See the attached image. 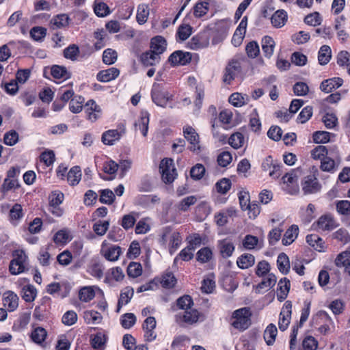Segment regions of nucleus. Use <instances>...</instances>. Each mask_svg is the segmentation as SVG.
Returning a JSON list of instances; mask_svg holds the SVG:
<instances>
[{"instance_id":"nucleus-1","label":"nucleus","mask_w":350,"mask_h":350,"mask_svg":"<svg viewBox=\"0 0 350 350\" xmlns=\"http://www.w3.org/2000/svg\"><path fill=\"white\" fill-rule=\"evenodd\" d=\"M251 312L249 308L244 307L232 312L230 323L239 332L246 330L251 325Z\"/></svg>"},{"instance_id":"nucleus-2","label":"nucleus","mask_w":350,"mask_h":350,"mask_svg":"<svg viewBox=\"0 0 350 350\" xmlns=\"http://www.w3.org/2000/svg\"><path fill=\"white\" fill-rule=\"evenodd\" d=\"M318 170L312 166L310 174L306 176L301 182L302 191L304 194L316 193L320 191L321 185L317 179Z\"/></svg>"},{"instance_id":"nucleus-3","label":"nucleus","mask_w":350,"mask_h":350,"mask_svg":"<svg viewBox=\"0 0 350 350\" xmlns=\"http://www.w3.org/2000/svg\"><path fill=\"white\" fill-rule=\"evenodd\" d=\"M171 95L164 87L159 83H154L151 90V98L154 103L161 107H166L170 100L172 99Z\"/></svg>"},{"instance_id":"nucleus-4","label":"nucleus","mask_w":350,"mask_h":350,"mask_svg":"<svg viewBox=\"0 0 350 350\" xmlns=\"http://www.w3.org/2000/svg\"><path fill=\"white\" fill-rule=\"evenodd\" d=\"M159 171L162 180L165 184H170L175 180L177 173L172 159L165 158L161 161Z\"/></svg>"},{"instance_id":"nucleus-5","label":"nucleus","mask_w":350,"mask_h":350,"mask_svg":"<svg viewBox=\"0 0 350 350\" xmlns=\"http://www.w3.org/2000/svg\"><path fill=\"white\" fill-rule=\"evenodd\" d=\"M13 259L10 261L9 270L12 275H17L25 271V262L27 258L23 250H15L12 252Z\"/></svg>"},{"instance_id":"nucleus-6","label":"nucleus","mask_w":350,"mask_h":350,"mask_svg":"<svg viewBox=\"0 0 350 350\" xmlns=\"http://www.w3.org/2000/svg\"><path fill=\"white\" fill-rule=\"evenodd\" d=\"M191 53L178 50L173 52L168 57V62L172 66H185L191 61Z\"/></svg>"},{"instance_id":"nucleus-7","label":"nucleus","mask_w":350,"mask_h":350,"mask_svg":"<svg viewBox=\"0 0 350 350\" xmlns=\"http://www.w3.org/2000/svg\"><path fill=\"white\" fill-rule=\"evenodd\" d=\"M48 69H49V67H45L43 72V77L46 79H49L46 75ZM50 74L54 79L63 80L69 79L72 76L71 73L68 71L66 67L59 65H53L51 66Z\"/></svg>"},{"instance_id":"nucleus-8","label":"nucleus","mask_w":350,"mask_h":350,"mask_svg":"<svg viewBox=\"0 0 350 350\" xmlns=\"http://www.w3.org/2000/svg\"><path fill=\"white\" fill-rule=\"evenodd\" d=\"M224 81L228 84L234 79L235 77L241 72V63L236 59H232L226 67Z\"/></svg>"},{"instance_id":"nucleus-9","label":"nucleus","mask_w":350,"mask_h":350,"mask_svg":"<svg viewBox=\"0 0 350 350\" xmlns=\"http://www.w3.org/2000/svg\"><path fill=\"white\" fill-rule=\"evenodd\" d=\"M183 134L185 138L192 145L189 148L191 151L195 152L196 150H200V146H199V135L192 126H184Z\"/></svg>"},{"instance_id":"nucleus-10","label":"nucleus","mask_w":350,"mask_h":350,"mask_svg":"<svg viewBox=\"0 0 350 350\" xmlns=\"http://www.w3.org/2000/svg\"><path fill=\"white\" fill-rule=\"evenodd\" d=\"M124 133V129H111L104 132L102 135V142L104 144L112 146L116 141H118Z\"/></svg>"},{"instance_id":"nucleus-11","label":"nucleus","mask_w":350,"mask_h":350,"mask_svg":"<svg viewBox=\"0 0 350 350\" xmlns=\"http://www.w3.org/2000/svg\"><path fill=\"white\" fill-rule=\"evenodd\" d=\"M161 56L150 50L142 53L139 57L140 62L145 67L154 66L159 64Z\"/></svg>"},{"instance_id":"nucleus-12","label":"nucleus","mask_w":350,"mask_h":350,"mask_svg":"<svg viewBox=\"0 0 350 350\" xmlns=\"http://www.w3.org/2000/svg\"><path fill=\"white\" fill-rule=\"evenodd\" d=\"M342 83L343 80L340 77L327 79L321 83L320 90L325 93H329L334 90L340 88Z\"/></svg>"},{"instance_id":"nucleus-13","label":"nucleus","mask_w":350,"mask_h":350,"mask_svg":"<svg viewBox=\"0 0 350 350\" xmlns=\"http://www.w3.org/2000/svg\"><path fill=\"white\" fill-rule=\"evenodd\" d=\"M120 75V70L114 67L99 71L96 75L98 81L106 83L116 79Z\"/></svg>"},{"instance_id":"nucleus-14","label":"nucleus","mask_w":350,"mask_h":350,"mask_svg":"<svg viewBox=\"0 0 350 350\" xmlns=\"http://www.w3.org/2000/svg\"><path fill=\"white\" fill-rule=\"evenodd\" d=\"M150 51L160 56L166 50V40L161 36H156L150 40Z\"/></svg>"},{"instance_id":"nucleus-15","label":"nucleus","mask_w":350,"mask_h":350,"mask_svg":"<svg viewBox=\"0 0 350 350\" xmlns=\"http://www.w3.org/2000/svg\"><path fill=\"white\" fill-rule=\"evenodd\" d=\"M261 45L264 56L269 59L274 51L275 46L274 40L269 36H265L261 40Z\"/></svg>"},{"instance_id":"nucleus-16","label":"nucleus","mask_w":350,"mask_h":350,"mask_svg":"<svg viewBox=\"0 0 350 350\" xmlns=\"http://www.w3.org/2000/svg\"><path fill=\"white\" fill-rule=\"evenodd\" d=\"M133 294L134 291L131 286H126L122 290L118 301L116 312H120L122 307L130 302Z\"/></svg>"},{"instance_id":"nucleus-17","label":"nucleus","mask_w":350,"mask_h":350,"mask_svg":"<svg viewBox=\"0 0 350 350\" xmlns=\"http://www.w3.org/2000/svg\"><path fill=\"white\" fill-rule=\"evenodd\" d=\"M3 303L9 311H14L18 308V297L13 292H6L3 294Z\"/></svg>"},{"instance_id":"nucleus-18","label":"nucleus","mask_w":350,"mask_h":350,"mask_svg":"<svg viewBox=\"0 0 350 350\" xmlns=\"http://www.w3.org/2000/svg\"><path fill=\"white\" fill-rule=\"evenodd\" d=\"M317 226L323 230H332L337 227L334 218L330 215H324L320 217L317 221Z\"/></svg>"},{"instance_id":"nucleus-19","label":"nucleus","mask_w":350,"mask_h":350,"mask_svg":"<svg viewBox=\"0 0 350 350\" xmlns=\"http://www.w3.org/2000/svg\"><path fill=\"white\" fill-rule=\"evenodd\" d=\"M176 284L177 280L174 276V273L167 270L161 276V280L154 278L152 280L149 281L146 284Z\"/></svg>"},{"instance_id":"nucleus-20","label":"nucleus","mask_w":350,"mask_h":350,"mask_svg":"<svg viewBox=\"0 0 350 350\" xmlns=\"http://www.w3.org/2000/svg\"><path fill=\"white\" fill-rule=\"evenodd\" d=\"M21 187L18 179H11L5 178L3 184L0 187V193L2 194V198H4L8 191L12 189H16Z\"/></svg>"},{"instance_id":"nucleus-21","label":"nucleus","mask_w":350,"mask_h":350,"mask_svg":"<svg viewBox=\"0 0 350 350\" xmlns=\"http://www.w3.org/2000/svg\"><path fill=\"white\" fill-rule=\"evenodd\" d=\"M255 263V257L251 254H243L237 260L238 267L241 269L252 267Z\"/></svg>"},{"instance_id":"nucleus-22","label":"nucleus","mask_w":350,"mask_h":350,"mask_svg":"<svg viewBox=\"0 0 350 350\" xmlns=\"http://www.w3.org/2000/svg\"><path fill=\"white\" fill-rule=\"evenodd\" d=\"M287 20V14L283 10H277L271 16V24L275 27H282L285 25Z\"/></svg>"},{"instance_id":"nucleus-23","label":"nucleus","mask_w":350,"mask_h":350,"mask_svg":"<svg viewBox=\"0 0 350 350\" xmlns=\"http://www.w3.org/2000/svg\"><path fill=\"white\" fill-rule=\"evenodd\" d=\"M306 242L317 251H324V241L319 235L315 234H308L306 237Z\"/></svg>"},{"instance_id":"nucleus-24","label":"nucleus","mask_w":350,"mask_h":350,"mask_svg":"<svg viewBox=\"0 0 350 350\" xmlns=\"http://www.w3.org/2000/svg\"><path fill=\"white\" fill-rule=\"evenodd\" d=\"M334 159L329 156L323 157L321 162V170L323 172L334 173L337 170L338 165Z\"/></svg>"},{"instance_id":"nucleus-25","label":"nucleus","mask_w":350,"mask_h":350,"mask_svg":"<svg viewBox=\"0 0 350 350\" xmlns=\"http://www.w3.org/2000/svg\"><path fill=\"white\" fill-rule=\"evenodd\" d=\"M332 57V50L328 45H323L318 54V61L320 65H326Z\"/></svg>"},{"instance_id":"nucleus-26","label":"nucleus","mask_w":350,"mask_h":350,"mask_svg":"<svg viewBox=\"0 0 350 350\" xmlns=\"http://www.w3.org/2000/svg\"><path fill=\"white\" fill-rule=\"evenodd\" d=\"M278 334L276 326L270 323L264 332V339L267 345H272L275 340Z\"/></svg>"},{"instance_id":"nucleus-27","label":"nucleus","mask_w":350,"mask_h":350,"mask_svg":"<svg viewBox=\"0 0 350 350\" xmlns=\"http://www.w3.org/2000/svg\"><path fill=\"white\" fill-rule=\"evenodd\" d=\"M212 0H201L193 7V15L196 18H200L204 16L208 11L209 2Z\"/></svg>"},{"instance_id":"nucleus-28","label":"nucleus","mask_w":350,"mask_h":350,"mask_svg":"<svg viewBox=\"0 0 350 350\" xmlns=\"http://www.w3.org/2000/svg\"><path fill=\"white\" fill-rule=\"evenodd\" d=\"M81 177V171L79 166L76 165L70 168L67 174V180L70 185H77Z\"/></svg>"},{"instance_id":"nucleus-29","label":"nucleus","mask_w":350,"mask_h":350,"mask_svg":"<svg viewBox=\"0 0 350 350\" xmlns=\"http://www.w3.org/2000/svg\"><path fill=\"white\" fill-rule=\"evenodd\" d=\"M277 265L279 271L283 274H287L290 269V262L285 253H280L277 259Z\"/></svg>"},{"instance_id":"nucleus-30","label":"nucleus","mask_w":350,"mask_h":350,"mask_svg":"<svg viewBox=\"0 0 350 350\" xmlns=\"http://www.w3.org/2000/svg\"><path fill=\"white\" fill-rule=\"evenodd\" d=\"M149 113L148 111H142L141 116L137 122L135 123V126H139L143 136L146 137L148 131L149 124Z\"/></svg>"},{"instance_id":"nucleus-31","label":"nucleus","mask_w":350,"mask_h":350,"mask_svg":"<svg viewBox=\"0 0 350 350\" xmlns=\"http://www.w3.org/2000/svg\"><path fill=\"white\" fill-rule=\"evenodd\" d=\"M37 289L34 286H23L21 297L26 302H32L37 296Z\"/></svg>"},{"instance_id":"nucleus-32","label":"nucleus","mask_w":350,"mask_h":350,"mask_svg":"<svg viewBox=\"0 0 350 350\" xmlns=\"http://www.w3.org/2000/svg\"><path fill=\"white\" fill-rule=\"evenodd\" d=\"M95 297V291L92 286H84L79 291V298L81 301L88 302Z\"/></svg>"},{"instance_id":"nucleus-33","label":"nucleus","mask_w":350,"mask_h":350,"mask_svg":"<svg viewBox=\"0 0 350 350\" xmlns=\"http://www.w3.org/2000/svg\"><path fill=\"white\" fill-rule=\"evenodd\" d=\"M85 321L88 324L96 325L101 322L103 317L97 311L95 310H87L84 312L83 315Z\"/></svg>"},{"instance_id":"nucleus-34","label":"nucleus","mask_w":350,"mask_h":350,"mask_svg":"<svg viewBox=\"0 0 350 350\" xmlns=\"http://www.w3.org/2000/svg\"><path fill=\"white\" fill-rule=\"evenodd\" d=\"M219 246L221 254L224 258L231 256L234 250V244L232 242L227 241L226 239L219 241Z\"/></svg>"},{"instance_id":"nucleus-35","label":"nucleus","mask_w":350,"mask_h":350,"mask_svg":"<svg viewBox=\"0 0 350 350\" xmlns=\"http://www.w3.org/2000/svg\"><path fill=\"white\" fill-rule=\"evenodd\" d=\"M149 15V8L146 4H140L138 5L136 19L139 25L144 24L148 19Z\"/></svg>"},{"instance_id":"nucleus-36","label":"nucleus","mask_w":350,"mask_h":350,"mask_svg":"<svg viewBox=\"0 0 350 350\" xmlns=\"http://www.w3.org/2000/svg\"><path fill=\"white\" fill-rule=\"evenodd\" d=\"M291 310H284V308L282 310L280 314V318L278 321V326L281 331H285L290 323Z\"/></svg>"},{"instance_id":"nucleus-37","label":"nucleus","mask_w":350,"mask_h":350,"mask_svg":"<svg viewBox=\"0 0 350 350\" xmlns=\"http://www.w3.org/2000/svg\"><path fill=\"white\" fill-rule=\"evenodd\" d=\"M122 253L121 247L118 245H111L104 254L105 258L109 261H116Z\"/></svg>"},{"instance_id":"nucleus-38","label":"nucleus","mask_w":350,"mask_h":350,"mask_svg":"<svg viewBox=\"0 0 350 350\" xmlns=\"http://www.w3.org/2000/svg\"><path fill=\"white\" fill-rule=\"evenodd\" d=\"M192 33V27L189 25H180L176 31V39L180 41H185L191 36Z\"/></svg>"},{"instance_id":"nucleus-39","label":"nucleus","mask_w":350,"mask_h":350,"mask_svg":"<svg viewBox=\"0 0 350 350\" xmlns=\"http://www.w3.org/2000/svg\"><path fill=\"white\" fill-rule=\"evenodd\" d=\"M29 34L33 40L42 42L46 35V29L43 27L36 26L31 29Z\"/></svg>"},{"instance_id":"nucleus-40","label":"nucleus","mask_w":350,"mask_h":350,"mask_svg":"<svg viewBox=\"0 0 350 350\" xmlns=\"http://www.w3.org/2000/svg\"><path fill=\"white\" fill-rule=\"evenodd\" d=\"M212 257V250L208 247L201 248L196 254V260L201 263H205L210 261Z\"/></svg>"},{"instance_id":"nucleus-41","label":"nucleus","mask_w":350,"mask_h":350,"mask_svg":"<svg viewBox=\"0 0 350 350\" xmlns=\"http://www.w3.org/2000/svg\"><path fill=\"white\" fill-rule=\"evenodd\" d=\"M47 336V332L45 329L38 327L35 328L31 334V340L37 344H41L44 341Z\"/></svg>"},{"instance_id":"nucleus-42","label":"nucleus","mask_w":350,"mask_h":350,"mask_svg":"<svg viewBox=\"0 0 350 350\" xmlns=\"http://www.w3.org/2000/svg\"><path fill=\"white\" fill-rule=\"evenodd\" d=\"M99 193H100L99 201L102 204H111L116 199L115 194L109 189H101L99 191Z\"/></svg>"},{"instance_id":"nucleus-43","label":"nucleus","mask_w":350,"mask_h":350,"mask_svg":"<svg viewBox=\"0 0 350 350\" xmlns=\"http://www.w3.org/2000/svg\"><path fill=\"white\" fill-rule=\"evenodd\" d=\"M126 272L129 277L137 278L142 273V266L139 262H131L127 267Z\"/></svg>"},{"instance_id":"nucleus-44","label":"nucleus","mask_w":350,"mask_h":350,"mask_svg":"<svg viewBox=\"0 0 350 350\" xmlns=\"http://www.w3.org/2000/svg\"><path fill=\"white\" fill-rule=\"evenodd\" d=\"M231 180L228 178H223L215 183L216 191L221 194H226L230 189Z\"/></svg>"},{"instance_id":"nucleus-45","label":"nucleus","mask_w":350,"mask_h":350,"mask_svg":"<svg viewBox=\"0 0 350 350\" xmlns=\"http://www.w3.org/2000/svg\"><path fill=\"white\" fill-rule=\"evenodd\" d=\"M206 172L204 166L201 163H197L190 170V176L193 180H201Z\"/></svg>"},{"instance_id":"nucleus-46","label":"nucleus","mask_w":350,"mask_h":350,"mask_svg":"<svg viewBox=\"0 0 350 350\" xmlns=\"http://www.w3.org/2000/svg\"><path fill=\"white\" fill-rule=\"evenodd\" d=\"M79 53V48L75 44L69 45L68 47L64 49L63 52L64 57L72 61H75L77 59Z\"/></svg>"},{"instance_id":"nucleus-47","label":"nucleus","mask_w":350,"mask_h":350,"mask_svg":"<svg viewBox=\"0 0 350 350\" xmlns=\"http://www.w3.org/2000/svg\"><path fill=\"white\" fill-rule=\"evenodd\" d=\"M228 143L234 149H238L243 146L244 136L241 133L236 132L231 135Z\"/></svg>"},{"instance_id":"nucleus-48","label":"nucleus","mask_w":350,"mask_h":350,"mask_svg":"<svg viewBox=\"0 0 350 350\" xmlns=\"http://www.w3.org/2000/svg\"><path fill=\"white\" fill-rule=\"evenodd\" d=\"M245 51L248 57L254 59L260 54V48L256 41L249 42L245 46Z\"/></svg>"},{"instance_id":"nucleus-49","label":"nucleus","mask_w":350,"mask_h":350,"mask_svg":"<svg viewBox=\"0 0 350 350\" xmlns=\"http://www.w3.org/2000/svg\"><path fill=\"white\" fill-rule=\"evenodd\" d=\"M197 198L194 196H187L182 199L177 205V208L179 211L186 212L189 210L191 205L196 204Z\"/></svg>"},{"instance_id":"nucleus-50","label":"nucleus","mask_w":350,"mask_h":350,"mask_svg":"<svg viewBox=\"0 0 350 350\" xmlns=\"http://www.w3.org/2000/svg\"><path fill=\"white\" fill-rule=\"evenodd\" d=\"M18 140L19 135L15 130H10L4 134L3 142L7 146H12L17 144Z\"/></svg>"},{"instance_id":"nucleus-51","label":"nucleus","mask_w":350,"mask_h":350,"mask_svg":"<svg viewBox=\"0 0 350 350\" xmlns=\"http://www.w3.org/2000/svg\"><path fill=\"white\" fill-rule=\"evenodd\" d=\"M40 161L43 162L47 167L53 164L55 161V155L53 150H46L42 152L40 155Z\"/></svg>"},{"instance_id":"nucleus-52","label":"nucleus","mask_w":350,"mask_h":350,"mask_svg":"<svg viewBox=\"0 0 350 350\" xmlns=\"http://www.w3.org/2000/svg\"><path fill=\"white\" fill-rule=\"evenodd\" d=\"M329 150L327 146H317L311 150V157L314 159H321L323 157H327Z\"/></svg>"},{"instance_id":"nucleus-53","label":"nucleus","mask_w":350,"mask_h":350,"mask_svg":"<svg viewBox=\"0 0 350 350\" xmlns=\"http://www.w3.org/2000/svg\"><path fill=\"white\" fill-rule=\"evenodd\" d=\"M120 323L124 329H129L136 323V317L133 313H125L121 317Z\"/></svg>"},{"instance_id":"nucleus-54","label":"nucleus","mask_w":350,"mask_h":350,"mask_svg":"<svg viewBox=\"0 0 350 350\" xmlns=\"http://www.w3.org/2000/svg\"><path fill=\"white\" fill-rule=\"evenodd\" d=\"M313 142L316 144H325L330 139V133L323 131H315L312 134Z\"/></svg>"},{"instance_id":"nucleus-55","label":"nucleus","mask_w":350,"mask_h":350,"mask_svg":"<svg viewBox=\"0 0 350 350\" xmlns=\"http://www.w3.org/2000/svg\"><path fill=\"white\" fill-rule=\"evenodd\" d=\"M117 53L111 49H107L103 53V62L107 65L113 64L117 59Z\"/></svg>"},{"instance_id":"nucleus-56","label":"nucleus","mask_w":350,"mask_h":350,"mask_svg":"<svg viewBox=\"0 0 350 350\" xmlns=\"http://www.w3.org/2000/svg\"><path fill=\"white\" fill-rule=\"evenodd\" d=\"M109 226V221L99 220L93 225V230L97 235L103 236L107 231Z\"/></svg>"},{"instance_id":"nucleus-57","label":"nucleus","mask_w":350,"mask_h":350,"mask_svg":"<svg viewBox=\"0 0 350 350\" xmlns=\"http://www.w3.org/2000/svg\"><path fill=\"white\" fill-rule=\"evenodd\" d=\"M322 18L317 12L309 14L304 18V23L308 25L317 26L321 23Z\"/></svg>"},{"instance_id":"nucleus-58","label":"nucleus","mask_w":350,"mask_h":350,"mask_svg":"<svg viewBox=\"0 0 350 350\" xmlns=\"http://www.w3.org/2000/svg\"><path fill=\"white\" fill-rule=\"evenodd\" d=\"M94 11L98 17H105L110 14L109 6L104 2L95 3Z\"/></svg>"},{"instance_id":"nucleus-59","label":"nucleus","mask_w":350,"mask_h":350,"mask_svg":"<svg viewBox=\"0 0 350 350\" xmlns=\"http://www.w3.org/2000/svg\"><path fill=\"white\" fill-rule=\"evenodd\" d=\"M232 160V154L228 151H223L217 156V161L219 166L227 167Z\"/></svg>"},{"instance_id":"nucleus-60","label":"nucleus","mask_w":350,"mask_h":350,"mask_svg":"<svg viewBox=\"0 0 350 350\" xmlns=\"http://www.w3.org/2000/svg\"><path fill=\"white\" fill-rule=\"evenodd\" d=\"M270 265L267 260H261L260 261L256 267L255 273L259 277H264L270 271Z\"/></svg>"},{"instance_id":"nucleus-61","label":"nucleus","mask_w":350,"mask_h":350,"mask_svg":"<svg viewBox=\"0 0 350 350\" xmlns=\"http://www.w3.org/2000/svg\"><path fill=\"white\" fill-rule=\"evenodd\" d=\"M77 314L74 310H68L62 317V323L67 326H71L77 321Z\"/></svg>"},{"instance_id":"nucleus-62","label":"nucleus","mask_w":350,"mask_h":350,"mask_svg":"<svg viewBox=\"0 0 350 350\" xmlns=\"http://www.w3.org/2000/svg\"><path fill=\"white\" fill-rule=\"evenodd\" d=\"M312 107L311 106H306L302 109L298 115L297 122L304 124L312 117Z\"/></svg>"},{"instance_id":"nucleus-63","label":"nucleus","mask_w":350,"mask_h":350,"mask_svg":"<svg viewBox=\"0 0 350 350\" xmlns=\"http://www.w3.org/2000/svg\"><path fill=\"white\" fill-rule=\"evenodd\" d=\"M293 92L296 96H306L309 92L308 85L304 82H296L293 88Z\"/></svg>"},{"instance_id":"nucleus-64","label":"nucleus","mask_w":350,"mask_h":350,"mask_svg":"<svg viewBox=\"0 0 350 350\" xmlns=\"http://www.w3.org/2000/svg\"><path fill=\"white\" fill-rule=\"evenodd\" d=\"M338 213L343 215H350V202L348 200H339L336 202Z\"/></svg>"}]
</instances>
